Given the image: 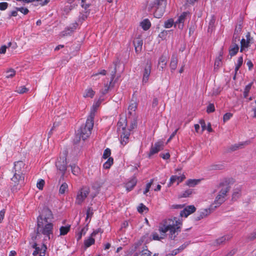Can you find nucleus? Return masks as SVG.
Returning a JSON list of instances; mask_svg holds the SVG:
<instances>
[{
  "mask_svg": "<svg viewBox=\"0 0 256 256\" xmlns=\"http://www.w3.org/2000/svg\"><path fill=\"white\" fill-rule=\"evenodd\" d=\"M137 183V179L136 176H132L125 184V187L128 192L132 190Z\"/></svg>",
  "mask_w": 256,
  "mask_h": 256,
  "instance_id": "17",
  "label": "nucleus"
},
{
  "mask_svg": "<svg viewBox=\"0 0 256 256\" xmlns=\"http://www.w3.org/2000/svg\"><path fill=\"white\" fill-rule=\"evenodd\" d=\"M178 62V59L177 56L175 54H173L172 56L170 63V68L172 70H174L176 68Z\"/></svg>",
  "mask_w": 256,
  "mask_h": 256,
  "instance_id": "23",
  "label": "nucleus"
},
{
  "mask_svg": "<svg viewBox=\"0 0 256 256\" xmlns=\"http://www.w3.org/2000/svg\"><path fill=\"white\" fill-rule=\"evenodd\" d=\"M215 209L211 208V205L208 208L203 209L198 212V214L195 217L196 220H200L210 215Z\"/></svg>",
  "mask_w": 256,
  "mask_h": 256,
  "instance_id": "11",
  "label": "nucleus"
},
{
  "mask_svg": "<svg viewBox=\"0 0 256 256\" xmlns=\"http://www.w3.org/2000/svg\"><path fill=\"white\" fill-rule=\"evenodd\" d=\"M90 14L89 10L84 11V13H81L79 16V19L80 20L84 21L85 20L88 16Z\"/></svg>",
  "mask_w": 256,
  "mask_h": 256,
  "instance_id": "40",
  "label": "nucleus"
},
{
  "mask_svg": "<svg viewBox=\"0 0 256 256\" xmlns=\"http://www.w3.org/2000/svg\"><path fill=\"white\" fill-rule=\"evenodd\" d=\"M68 191V185L66 182H63L60 186L59 189L60 194H64L66 192Z\"/></svg>",
  "mask_w": 256,
  "mask_h": 256,
  "instance_id": "32",
  "label": "nucleus"
},
{
  "mask_svg": "<svg viewBox=\"0 0 256 256\" xmlns=\"http://www.w3.org/2000/svg\"><path fill=\"white\" fill-rule=\"evenodd\" d=\"M186 178L185 176L182 174L180 176H172L170 178V183L168 184V186H170L172 184H174V182H176L177 184H178L180 182H182Z\"/></svg>",
  "mask_w": 256,
  "mask_h": 256,
  "instance_id": "16",
  "label": "nucleus"
},
{
  "mask_svg": "<svg viewBox=\"0 0 256 256\" xmlns=\"http://www.w3.org/2000/svg\"><path fill=\"white\" fill-rule=\"evenodd\" d=\"M239 47L238 44H232L230 47L229 53L230 56H232L236 55L238 52Z\"/></svg>",
  "mask_w": 256,
  "mask_h": 256,
  "instance_id": "25",
  "label": "nucleus"
},
{
  "mask_svg": "<svg viewBox=\"0 0 256 256\" xmlns=\"http://www.w3.org/2000/svg\"><path fill=\"white\" fill-rule=\"evenodd\" d=\"M190 13L187 12H183L178 17V20L174 22V26H178V28L182 29L184 27V24L186 19V18L189 16Z\"/></svg>",
  "mask_w": 256,
  "mask_h": 256,
  "instance_id": "12",
  "label": "nucleus"
},
{
  "mask_svg": "<svg viewBox=\"0 0 256 256\" xmlns=\"http://www.w3.org/2000/svg\"><path fill=\"white\" fill-rule=\"evenodd\" d=\"M244 144V143L242 142L234 144L228 147L226 150L229 152L236 151L239 149L242 148Z\"/></svg>",
  "mask_w": 256,
  "mask_h": 256,
  "instance_id": "21",
  "label": "nucleus"
},
{
  "mask_svg": "<svg viewBox=\"0 0 256 256\" xmlns=\"http://www.w3.org/2000/svg\"><path fill=\"white\" fill-rule=\"evenodd\" d=\"M160 156L164 160H168L170 157V154L168 152L166 154H160Z\"/></svg>",
  "mask_w": 256,
  "mask_h": 256,
  "instance_id": "64",
  "label": "nucleus"
},
{
  "mask_svg": "<svg viewBox=\"0 0 256 256\" xmlns=\"http://www.w3.org/2000/svg\"><path fill=\"white\" fill-rule=\"evenodd\" d=\"M174 24V20L172 18H170L166 21L164 22V27L165 28H171Z\"/></svg>",
  "mask_w": 256,
  "mask_h": 256,
  "instance_id": "41",
  "label": "nucleus"
},
{
  "mask_svg": "<svg viewBox=\"0 0 256 256\" xmlns=\"http://www.w3.org/2000/svg\"><path fill=\"white\" fill-rule=\"evenodd\" d=\"M200 182V179H190L187 180L186 184L190 187H194L198 184Z\"/></svg>",
  "mask_w": 256,
  "mask_h": 256,
  "instance_id": "27",
  "label": "nucleus"
},
{
  "mask_svg": "<svg viewBox=\"0 0 256 256\" xmlns=\"http://www.w3.org/2000/svg\"><path fill=\"white\" fill-rule=\"evenodd\" d=\"M54 215L52 210L47 206H44L37 218L36 234H43L50 240L53 236L54 224L52 220Z\"/></svg>",
  "mask_w": 256,
  "mask_h": 256,
  "instance_id": "1",
  "label": "nucleus"
},
{
  "mask_svg": "<svg viewBox=\"0 0 256 256\" xmlns=\"http://www.w3.org/2000/svg\"><path fill=\"white\" fill-rule=\"evenodd\" d=\"M110 154H111L110 149L109 148H107L104 150V154L102 155V158H104V159H106L108 158H110Z\"/></svg>",
  "mask_w": 256,
  "mask_h": 256,
  "instance_id": "43",
  "label": "nucleus"
},
{
  "mask_svg": "<svg viewBox=\"0 0 256 256\" xmlns=\"http://www.w3.org/2000/svg\"><path fill=\"white\" fill-rule=\"evenodd\" d=\"M72 172L75 176H78L80 172V168L75 164H70Z\"/></svg>",
  "mask_w": 256,
  "mask_h": 256,
  "instance_id": "30",
  "label": "nucleus"
},
{
  "mask_svg": "<svg viewBox=\"0 0 256 256\" xmlns=\"http://www.w3.org/2000/svg\"><path fill=\"white\" fill-rule=\"evenodd\" d=\"M140 26L144 30H146L150 27L151 24L148 19H145L141 22Z\"/></svg>",
  "mask_w": 256,
  "mask_h": 256,
  "instance_id": "26",
  "label": "nucleus"
},
{
  "mask_svg": "<svg viewBox=\"0 0 256 256\" xmlns=\"http://www.w3.org/2000/svg\"><path fill=\"white\" fill-rule=\"evenodd\" d=\"M222 52L220 51V56L216 59L214 66H219L221 64V61L222 56Z\"/></svg>",
  "mask_w": 256,
  "mask_h": 256,
  "instance_id": "42",
  "label": "nucleus"
},
{
  "mask_svg": "<svg viewBox=\"0 0 256 256\" xmlns=\"http://www.w3.org/2000/svg\"><path fill=\"white\" fill-rule=\"evenodd\" d=\"M192 192V190H188L184 192L182 194L181 196V197L182 198H186L189 196Z\"/></svg>",
  "mask_w": 256,
  "mask_h": 256,
  "instance_id": "54",
  "label": "nucleus"
},
{
  "mask_svg": "<svg viewBox=\"0 0 256 256\" xmlns=\"http://www.w3.org/2000/svg\"><path fill=\"white\" fill-rule=\"evenodd\" d=\"M248 238L250 240H254L256 238V231L250 234V235L248 236Z\"/></svg>",
  "mask_w": 256,
  "mask_h": 256,
  "instance_id": "59",
  "label": "nucleus"
},
{
  "mask_svg": "<svg viewBox=\"0 0 256 256\" xmlns=\"http://www.w3.org/2000/svg\"><path fill=\"white\" fill-rule=\"evenodd\" d=\"M242 24H237L236 26L234 34L240 36L242 32Z\"/></svg>",
  "mask_w": 256,
  "mask_h": 256,
  "instance_id": "39",
  "label": "nucleus"
},
{
  "mask_svg": "<svg viewBox=\"0 0 256 256\" xmlns=\"http://www.w3.org/2000/svg\"><path fill=\"white\" fill-rule=\"evenodd\" d=\"M25 164L22 161H18L14 163L12 172L17 175L22 174L24 176L25 171Z\"/></svg>",
  "mask_w": 256,
  "mask_h": 256,
  "instance_id": "10",
  "label": "nucleus"
},
{
  "mask_svg": "<svg viewBox=\"0 0 256 256\" xmlns=\"http://www.w3.org/2000/svg\"><path fill=\"white\" fill-rule=\"evenodd\" d=\"M231 236H222L216 240L212 243V245L214 246H218L225 244L226 241L228 240L231 238Z\"/></svg>",
  "mask_w": 256,
  "mask_h": 256,
  "instance_id": "19",
  "label": "nucleus"
},
{
  "mask_svg": "<svg viewBox=\"0 0 256 256\" xmlns=\"http://www.w3.org/2000/svg\"><path fill=\"white\" fill-rule=\"evenodd\" d=\"M154 180L152 179L150 180V181L146 184V189L144 191V194H146L147 192H148L150 190V188L151 187L152 183H153Z\"/></svg>",
  "mask_w": 256,
  "mask_h": 256,
  "instance_id": "50",
  "label": "nucleus"
},
{
  "mask_svg": "<svg viewBox=\"0 0 256 256\" xmlns=\"http://www.w3.org/2000/svg\"><path fill=\"white\" fill-rule=\"evenodd\" d=\"M137 108V104L135 102H132L128 108V112L130 114H132V112H135Z\"/></svg>",
  "mask_w": 256,
  "mask_h": 256,
  "instance_id": "34",
  "label": "nucleus"
},
{
  "mask_svg": "<svg viewBox=\"0 0 256 256\" xmlns=\"http://www.w3.org/2000/svg\"><path fill=\"white\" fill-rule=\"evenodd\" d=\"M8 7V4L6 2H0V10H4Z\"/></svg>",
  "mask_w": 256,
  "mask_h": 256,
  "instance_id": "57",
  "label": "nucleus"
},
{
  "mask_svg": "<svg viewBox=\"0 0 256 256\" xmlns=\"http://www.w3.org/2000/svg\"><path fill=\"white\" fill-rule=\"evenodd\" d=\"M44 184H45V182L44 180L41 179V180H40L38 182H37V184H36V186L37 188L41 190H42L43 188H44Z\"/></svg>",
  "mask_w": 256,
  "mask_h": 256,
  "instance_id": "49",
  "label": "nucleus"
},
{
  "mask_svg": "<svg viewBox=\"0 0 256 256\" xmlns=\"http://www.w3.org/2000/svg\"><path fill=\"white\" fill-rule=\"evenodd\" d=\"M240 196V190L238 189L236 190L235 191L232 193V201H236Z\"/></svg>",
  "mask_w": 256,
  "mask_h": 256,
  "instance_id": "36",
  "label": "nucleus"
},
{
  "mask_svg": "<svg viewBox=\"0 0 256 256\" xmlns=\"http://www.w3.org/2000/svg\"><path fill=\"white\" fill-rule=\"evenodd\" d=\"M138 210L140 213H142L144 211L148 210V208L142 204H140L138 208Z\"/></svg>",
  "mask_w": 256,
  "mask_h": 256,
  "instance_id": "44",
  "label": "nucleus"
},
{
  "mask_svg": "<svg viewBox=\"0 0 256 256\" xmlns=\"http://www.w3.org/2000/svg\"><path fill=\"white\" fill-rule=\"evenodd\" d=\"M115 66H116L115 68H114V70H115L114 72L115 73H116L117 72H118L119 73H120L122 72V70H124V66L122 63H120V62H118V63L116 62V64H115Z\"/></svg>",
  "mask_w": 256,
  "mask_h": 256,
  "instance_id": "37",
  "label": "nucleus"
},
{
  "mask_svg": "<svg viewBox=\"0 0 256 256\" xmlns=\"http://www.w3.org/2000/svg\"><path fill=\"white\" fill-rule=\"evenodd\" d=\"M92 116L93 114L92 115L91 117H88L85 124L82 126L78 130V133L76 134L74 140V143H78L80 140V138L84 140L88 138L91 134V130L94 126Z\"/></svg>",
  "mask_w": 256,
  "mask_h": 256,
  "instance_id": "5",
  "label": "nucleus"
},
{
  "mask_svg": "<svg viewBox=\"0 0 256 256\" xmlns=\"http://www.w3.org/2000/svg\"><path fill=\"white\" fill-rule=\"evenodd\" d=\"M5 212L6 211L4 209H2L0 211V223H2L4 218Z\"/></svg>",
  "mask_w": 256,
  "mask_h": 256,
  "instance_id": "62",
  "label": "nucleus"
},
{
  "mask_svg": "<svg viewBox=\"0 0 256 256\" xmlns=\"http://www.w3.org/2000/svg\"><path fill=\"white\" fill-rule=\"evenodd\" d=\"M164 148V142L162 141H158L156 142L154 146H152L148 154V156L150 157L152 155L158 153L159 151L162 150Z\"/></svg>",
  "mask_w": 256,
  "mask_h": 256,
  "instance_id": "13",
  "label": "nucleus"
},
{
  "mask_svg": "<svg viewBox=\"0 0 256 256\" xmlns=\"http://www.w3.org/2000/svg\"><path fill=\"white\" fill-rule=\"evenodd\" d=\"M28 91V89L26 88L24 86H20L17 90V92L19 94H24Z\"/></svg>",
  "mask_w": 256,
  "mask_h": 256,
  "instance_id": "51",
  "label": "nucleus"
},
{
  "mask_svg": "<svg viewBox=\"0 0 256 256\" xmlns=\"http://www.w3.org/2000/svg\"><path fill=\"white\" fill-rule=\"evenodd\" d=\"M89 194V190L86 188H83L80 190L76 196L75 203L81 205Z\"/></svg>",
  "mask_w": 256,
  "mask_h": 256,
  "instance_id": "9",
  "label": "nucleus"
},
{
  "mask_svg": "<svg viewBox=\"0 0 256 256\" xmlns=\"http://www.w3.org/2000/svg\"><path fill=\"white\" fill-rule=\"evenodd\" d=\"M95 94V92L92 90V88H89L85 90V92L84 94V96L85 98L90 97L93 98Z\"/></svg>",
  "mask_w": 256,
  "mask_h": 256,
  "instance_id": "31",
  "label": "nucleus"
},
{
  "mask_svg": "<svg viewBox=\"0 0 256 256\" xmlns=\"http://www.w3.org/2000/svg\"><path fill=\"white\" fill-rule=\"evenodd\" d=\"M151 72V64L147 62L143 74L142 83L146 84L148 82V78Z\"/></svg>",
  "mask_w": 256,
  "mask_h": 256,
  "instance_id": "15",
  "label": "nucleus"
},
{
  "mask_svg": "<svg viewBox=\"0 0 256 256\" xmlns=\"http://www.w3.org/2000/svg\"><path fill=\"white\" fill-rule=\"evenodd\" d=\"M182 225V220L176 217H174L162 220L160 224L158 230L163 234L169 230V238L173 240L180 232Z\"/></svg>",
  "mask_w": 256,
  "mask_h": 256,
  "instance_id": "2",
  "label": "nucleus"
},
{
  "mask_svg": "<svg viewBox=\"0 0 256 256\" xmlns=\"http://www.w3.org/2000/svg\"><path fill=\"white\" fill-rule=\"evenodd\" d=\"M112 83V77L111 78L110 81V84ZM110 88V86H108V84L105 85L104 86V88H102L100 90V92H101L102 95L104 96V95L106 94H107Z\"/></svg>",
  "mask_w": 256,
  "mask_h": 256,
  "instance_id": "38",
  "label": "nucleus"
},
{
  "mask_svg": "<svg viewBox=\"0 0 256 256\" xmlns=\"http://www.w3.org/2000/svg\"><path fill=\"white\" fill-rule=\"evenodd\" d=\"M88 230L87 226H84L80 230L76 236L77 241H79L82 238V236L85 235Z\"/></svg>",
  "mask_w": 256,
  "mask_h": 256,
  "instance_id": "29",
  "label": "nucleus"
},
{
  "mask_svg": "<svg viewBox=\"0 0 256 256\" xmlns=\"http://www.w3.org/2000/svg\"><path fill=\"white\" fill-rule=\"evenodd\" d=\"M24 175H17L16 174L14 173V176L11 178L12 182L14 184V186L11 188L12 192H16L20 189V184L21 182L24 181Z\"/></svg>",
  "mask_w": 256,
  "mask_h": 256,
  "instance_id": "7",
  "label": "nucleus"
},
{
  "mask_svg": "<svg viewBox=\"0 0 256 256\" xmlns=\"http://www.w3.org/2000/svg\"><path fill=\"white\" fill-rule=\"evenodd\" d=\"M78 26V23L75 22L70 24L62 32V36H64L68 35H70L76 29Z\"/></svg>",
  "mask_w": 256,
  "mask_h": 256,
  "instance_id": "14",
  "label": "nucleus"
},
{
  "mask_svg": "<svg viewBox=\"0 0 256 256\" xmlns=\"http://www.w3.org/2000/svg\"><path fill=\"white\" fill-rule=\"evenodd\" d=\"M240 36L234 34L232 39V44H238L237 42L240 41Z\"/></svg>",
  "mask_w": 256,
  "mask_h": 256,
  "instance_id": "52",
  "label": "nucleus"
},
{
  "mask_svg": "<svg viewBox=\"0 0 256 256\" xmlns=\"http://www.w3.org/2000/svg\"><path fill=\"white\" fill-rule=\"evenodd\" d=\"M186 209H187V211L189 212H190V214L194 212L196 208L194 206H189L186 208Z\"/></svg>",
  "mask_w": 256,
  "mask_h": 256,
  "instance_id": "58",
  "label": "nucleus"
},
{
  "mask_svg": "<svg viewBox=\"0 0 256 256\" xmlns=\"http://www.w3.org/2000/svg\"><path fill=\"white\" fill-rule=\"evenodd\" d=\"M16 74V71L13 69H10L6 72V78H11L14 76Z\"/></svg>",
  "mask_w": 256,
  "mask_h": 256,
  "instance_id": "45",
  "label": "nucleus"
},
{
  "mask_svg": "<svg viewBox=\"0 0 256 256\" xmlns=\"http://www.w3.org/2000/svg\"><path fill=\"white\" fill-rule=\"evenodd\" d=\"M189 243L186 242L182 244V246H180L178 250L179 252H182L184 249H185L186 246L188 245Z\"/></svg>",
  "mask_w": 256,
  "mask_h": 256,
  "instance_id": "61",
  "label": "nucleus"
},
{
  "mask_svg": "<svg viewBox=\"0 0 256 256\" xmlns=\"http://www.w3.org/2000/svg\"><path fill=\"white\" fill-rule=\"evenodd\" d=\"M95 242V240L92 238V236L88 237L87 239L84 240V250L90 246L94 244Z\"/></svg>",
  "mask_w": 256,
  "mask_h": 256,
  "instance_id": "24",
  "label": "nucleus"
},
{
  "mask_svg": "<svg viewBox=\"0 0 256 256\" xmlns=\"http://www.w3.org/2000/svg\"><path fill=\"white\" fill-rule=\"evenodd\" d=\"M93 211L94 210L92 207H88V208L86 210V220H88V218H92L94 214Z\"/></svg>",
  "mask_w": 256,
  "mask_h": 256,
  "instance_id": "46",
  "label": "nucleus"
},
{
  "mask_svg": "<svg viewBox=\"0 0 256 256\" xmlns=\"http://www.w3.org/2000/svg\"><path fill=\"white\" fill-rule=\"evenodd\" d=\"M127 118L124 115L120 116L117 124V132L120 138V143L124 146L128 142L130 130L134 128L136 126V121L134 120L132 122L130 128H126Z\"/></svg>",
  "mask_w": 256,
  "mask_h": 256,
  "instance_id": "3",
  "label": "nucleus"
},
{
  "mask_svg": "<svg viewBox=\"0 0 256 256\" xmlns=\"http://www.w3.org/2000/svg\"><path fill=\"white\" fill-rule=\"evenodd\" d=\"M56 166L57 169L62 172V176L63 177L67 168L66 156H60L56 162Z\"/></svg>",
  "mask_w": 256,
  "mask_h": 256,
  "instance_id": "8",
  "label": "nucleus"
},
{
  "mask_svg": "<svg viewBox=\"0 0 256 256\" xmlns=\"http://www.w3.org/2000/svg\"><path fill=\"white\" fill-rule=\"evenodd\" d=\"M190 214V212H188L187 211V209L186 208L182 210L180 213V216L181 217L184 216L185 218H186L188 215Z\"/></svg>",
  "mask_w": 256,
  "mask_h": 256,
  "instance_id": "56",
  "label": "nucleus"
},
{
  "mask_svg": "<svg viewBox=\"0 0 256 256\" xmlns=\"http://www.w3.org/2000/svg\"><path fill=\"white\" fill-rule=\"evenodd\" d=\"M214 110H215V109H214V104H210L208 106L207 109H206V112L208 113H210V112H214Z\"/></svg>",
  "mask_w": 256,
  "mask_h": 256,
  "instance_id": "55",
  "label": "nucleus"
},
{
  "mask_svg": "<svg viewBox=\"0 0 256 256\" xmlns=\"http://www.w3.org/2000/svg\"><path fill=\"white\" fill-rule=\"evenodd\" d=\"M218 192L214 200L211 204V208L216 209L219 207L226 200L228 192L230 190V180L224 179L217 186Z\"/></svg>",
  "mask_w": 256,
  "mask_h": 256,
  "instance_id": "4",
  "label": "nucleus"
},
{
  "mask_svg": "<svg viewBox=\"0 0 256 256\" xmlns=\"http://www.w3.org/2000/svg\"><path fill=\"white\" fill-rule=\"evenodd\" d=\"M179 252H180L178 251V248H177V249L173 250L171 252V253H170V254H168L166 256H174L176 255Z\"/></svg>",
  "mask_w": 256,
  "mask_h": 256,
  "instance_id": "63",
  "label": "nucleus"
},
{
  "mask_svg": "<svg viewBox=\"0 0 256 256\" xmlns=\"http://www.w3.org/2000/svg\"><path fill=\"white\" fill-rule=\"evenodd\" d=\"M50 2V0H40L38 1H36V4L34 5L36 6H38V5L42 6L46 5Z\"/></svg>",
  "mask_w": 256,
  "mask_h": 256,
  "instance_id": "48",
  "label": "nucleus"
},
{
  "mask_svg": "<svg viewBox=\"0 0 256 256\" xmlns=\"http://www.w3.org/2000/svg\"><path fill=\"white\" fill-rule=\"evenodd\" d=\"M106 74V71L104 70H100L98 71V72L96 74H94L92 76H98V74H101L102 76H105Z\"/></svg>",
  "mask_w": 256,
  "mask_h": 256,
  "instance_id": "60",
  "label": "nucleus"
},
{
  "mask_svg": "<svg viewBox=\"0 0 256 256\" xmlns=\"http://www.w3.org/2000/svg\"><path fill=\"white\" fill-rule=\"evenodd\" d=\"M70 226H62L60 228V235L64 236L70 230Z\"/></svg>",
  "mask_w": 256,
  "mask_h": 256,
  "instance_id": "28",
  "label": "nucleus"
},
{
  "mask_svg": "<svg viewBox=\"0 0 256 256\" xmlns=\"http://www.w3.org/2000/svg\"><path fill=\"white\" fill-rule=\"evenodd\" d=\"M166 0H156L152 7L155 8L154 16L156 18H160L164 14L166 7Z\"/></svg>",
  "mask_w": 256,
  "mask_h": 256,
  "instance_id": "6",
  "label": "nucleus"
},
{
  "mask_svg": "<svg viewBox=\"0 0 256 256\" xmlns=\"http://www.w3.org/2000/svg\"><path fill=\"white\" fill-rule=\"evenodd\" d=\"M232 116V114L230 112H227L225 114L223 117V121L224 122H226L229 120Z\"/></svg>",
  "mask_w": 256,
  "mask_h": 256,
  "instance_id": "53",
  "label": "nucleus"
},
{
  "mask_svg": "<svg viewBox=\"0 0 256 256\" xmlns=\"http://www.w3.org/2000/svg\"><path fill=\"white\" fill-rule=\"evenodd\" d=\"M135 51L136 53H139L142 50V46L143 44L142 40L140 38H136L133 42Z\"/></svg>",
  "mask_w": 256,
  "mask_h": 256,
  "instance_id": "20",
  "label": "nucleus"
},
{
  "mask_svg": "<svg viewBox=\"0 0 256 256\" xmlns=\"http://www.w3.org/2000/svg\"><path fill=\"white\" fill-rule=\"evenodd\" d=\"M15 8L17 11H19L25 15L27 14L29 12V10L26 8L16 7V8Z\"/></svg>",
  "mask_w": 256,
  "mask_h": 256,
  "instance_id": "47",
  "label": "nucleus"
},
{
  "mask_svg": "<svg viewBox=\"0 0 256 256\" xmlns=\"http://www.w3.org/2000/svg\"><path fill=\"white\" fill-rule=\"evenodd\" d=\"M112 165V158H109L103 164V168L104 170H109Z\"/></svg>",
  "mask_w": 256,
  "mask_h": 256,
  "instance_id": "35",
  "label": "nucleus"
},
{
  "mask_svg": "<svg viewBox=\"0 0 256 256\" xmlns=\"http://www.w3.org/2000/svg\"><path fill=\"white\" fill-rule=\"evenodd\" d=\"M103 100H104V98H102V96H100V98L98 100L93 104L92 107L90 110V112L88 117H91L92 115L93 114L92 119L94 120V118L95 116V113L97 110V108L100 106L101 102Z\"/></svg>",
  "mask_w": 256,
  "mask_h": 256,
  "instance_id": "18",
  "label": "nucleus"
},
{
  "mask_svg": "<svg viewBox=\"0 0 256 256\" xmlns=\"http://www.w3.org/2000/svg\"><path fill=\"white\" fill-rule=\"evenodd\" d=\"M250 41L248 40H246L244 38H242L240 41V52H242L243 50L248 48L249 46Z\"/></svg>",
  "mask_w": 256,
  "mask_h": 256,
  "instance_id": "33",
  "label": "nucleus"
},
{
  "mask_svg": "<svg viewBox=\"0 0 256 256\" xmlns=\"http://www.w3.org/2000/svg\"><path fill=\"white\" fill-rule=\"evenodd\" d=\"M167 58L162 56L158 60V67L160 70H163L166 65Z\"/></svg>",
  "mask_w": 256,
  "mask_h": 256,
  "instance_id": "22",
  "label": "nucleus"
}]
</instances>
